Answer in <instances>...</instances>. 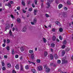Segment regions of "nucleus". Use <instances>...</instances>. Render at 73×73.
<instances>
[{
	"label": "nucleus",
	"instance_id": "nucleus-50",
	"mask_svg": "<svg viewBox=\"0 0 73 73\" xmlns=\"http://www.w3.org/2000/svg\"><path fill=\"white\" fill-rule=\"evenodd\" d=\"M55 31L56 29H55L54 28H53L52 29V32H55Z\"/></svg>",
	"mask_w": 73,
	"mask_h": 73
},
{
	"label": "nucleus",
	"instance_id": "nucleus-55",
	"mask_svg": "<svg viewBox=\"0 0 73 73\" xmlns=\"http://www.w3.org/2000/svg\"><path fill=\"white\" fill-rule=\"evenodd\" d=\"M9 7H11V5L10 3L8 4V6Z\"/></svg>",
	"mask_w": 73,
	"mask_h": 73
},
{
	"label": "nucleus",
	"instance_id": "nucleus-44",
	"mask_svg": "<svg viewBox=\"0 0 73 73\" xmlns=\"http://www.w3.org/2000/svg\"><path fill=\"white\" fill-rule=\"evenodd\" d=\"M22 11L24 13H26V12H27V11L25 10L24 9H23Z\"/></svg>",
	"mask_w": 73,
	"mask_h": 73
},
{
	"label": "nucleus",
	"instance_id": "nucleus-14",
	"mask_svg": "<svg viewBox=\"0 0 73 73\" xmlns=\"http://www.w3.org/2000/svg\"><path fill=\"white\" fill-rule=\"evenodd\" d=\"M17 21L19 23H21V19L20 18H17Z\"/></svg>",
	"mask_w": 73,
	"mask_h": 73
},
{
	"label": "nucleus",
	"instance_id": "nucleus-34",
	"mask_svg": "<svg viewBox=\"0 0 73 73\" xmlns=\"http://www.w3.org/2000/svg\"><path fill=\"white\" fill-rule=\"evenodd\" d=\"M1 63L2 64V66H4L5 65V64H4V63L3 61H2L1 62Z\"/></svg>",
	"mask_w": 73,
	"mask_h": 73
},
{
	"label": "nucleus",
	"instance_id": "nucleus-58",
	"mask_svg": "<svg viewBox=\"0 0 73 73\" xmlns=\"http://www.w3.org/2000/svg\"><path fill=\"white\" fill-rule=\"evenodd\" d=\"M32 6L33 8H35V5H34V4H32Z\"/></svg>",
	"mask_w": 73,
	"mask_h": 73
},
{
	"label": "nucleus",
	"instance_id": "nucleus-29",
	"mask_svg": "<svg viewBox=\"0 0 73 73\" xmlns=\"http://www.w3.org/2000/svg\"><path fill=\"white\" fill-rule=\"evenodd\" d=\"M34 15H36V14L37 13V11L35 10L34 11Z\"/></svg>",
	"mask_w": 73,
	"mask_h": 73
},
{
	"label": "nucleus",
	"instance_id": "nucleus-1",
	"mask_svg": "<svg viewBox=\"0 0 73 73\" xmlns=\"http://www.w3.org/2000/svg\"><path fill=\"white\" fill-rule=\"evenodd\" d=\"M68 63V60H66V57H64L62 58V64H67Z\"/></svg>",
	"mask_w": 73,
	"mask_h": 73
},
{
	"label": "nucleus",
	"instance_id": "nucleus-49",
	"mask_svg": "<svg viewBox=\"0 0 73 73\" xmlns=\"http://www.w3.org/2000/svg\"><path fill=\"white\" fill-rule=\"evenodd\" d=\"M6 46V44H5L4 43L2 45V46L3 47H5Z\"/></svg>",
	"mask_w": 73,
	"mask_h": 73
},
{
	"label": "nucleus",
	"instance_id": "nucleus-60",
	"mask_svg": "<svg viewBox=\"0 0 73 73\" xmlns=\"http://www.w3.org/2000/svg\"><path fill=\"white\" fill-rule=\"evenodd\" d=\"M13 73H16L15 70H13Z\"/></svg>",
	"mask_w": 73,
	"mask_h": 73
},
{
	"label": "nucleus",
	"instance_id": "nucleus-5",
	"mask_svg": "<svg viewBox=\"0 0 73 73\" xmlns=\"http://www.w3.org/2000/svg\"><path fill=\"white\" fill-rule=\"evenodd\" d=\"M10 27V25L9 24H8L7 25V26L6 27H5L6 31H7V29H9Z\"/></svg>",
	"mask_w": 73,
	"mask_h": 73
},
{
	"label": "nucleus",
	"instance_id": "nucleus-35",
	"mask_svg": "<svg viewBox=\"0 0 73 73\" xmlns=\"http://www.w3.org/2000/svg\"><path fill=\"white\" fill-rule=\"evenodd\" d=\"M40 61H41V60H40V59H37L36 60V62L38 63H40Z\"/></svg>",
	"mask_w": 73,
	"mask_h": 73
},
{
	"label": "nucleus",
	"instance_id": "nucleus-31",
	"mask_svg": "<svg viewBox=\"0 0 73 73\" xmlns=\"http://www.w3.org/2000/svg\"><path fill=\"white\" fill-rule=\"evenodd\" d=\"M67 5H70V2L69 1H68L67 2Z\"/></svg>",
	"mask_w": 73,
	"mask_h": 73
},
{
	"label": "nucleus",
	"instance_id": "nucleus-38",
	"mask_svg": "<svg viewBox=\"0 0 73 73\" xmlns=\"http://www.w3.org/2000/svg\"><path fill=\"white\" fill-rule=\"evenodd\" d=\"M62 55L65 54V51H62Z\"/></svg>",
	"mask_w": 73,
	"mask_h": 73
},
{
	"label": "nucleus",
	"instance_id": "nucleus-47",
	"mask_svg": "<svg viewBox=\"0 0 73 73\" xmlns=\"http://www.w3.org/2000/svg\"><path fill=\"white\" fill-rule=\"evenodd\" d=\"M15 57L16 58H18L19 57V55H16L15 56Z\"/></svg>",
	"mask_w": 73,
	"mask_h": 73
},
{
	"label": "nucleus",
	"instance_id": "nucleus-27",
	"mask_svg": "<svg viewBox=\"0 0 73 73\" xmlns=\"http://www.w3.org/2000/svg\"><path fill=\"white\" fill-rule=\"evenodd\" d=\"M29 68V65H27L25 66V69H28Z\"/></svg>",
	"mask_w": 73,
	"mask_h": 73
},
{
	"label": "nucleus",
	"instance_id": "nucleus-15",
	"mask_svg": "<svg viewBox=\"0 0 73 73\" xmlns=\"http://www.w3.org/2000/svg\"><path fill=\"white\" fill-rule=\"evenodd\" d=\"M15 67L17 69H19V65L16 64Z\"/></svg>",
	"mask_w": 73,
	"mask_h": 73
},
{
	"label": "nucleus",
	"instance_id": "nucleus-4",
	"mask_svg": "<svg viewBox=\"0 0 73 73\" xmlns=\"http://www.w3.org/2000/svg\"><path fill=\"white\" fill-rule=\"evenodd\" d=\"M38 70H42V67L41 66H40L38 67Z\"/></svg>",
	"mask_w": 73,
	"mask_h": 73
},
{
	"label": "nucleus",
	"instance_id": "nucleus-10",
	"mask_svg": "<svg viewBox=\"0 0 73 73\" xmlns=\"http://www.w3.org/2000/svg\"><path fill=\"white\" fill-rule=\"evenodd\" d=\"M20 49L21 52H24V48L23 46H22L20 47Z\"/></svg>",
	"mask_w": 73,
	"mask_h": 73
},
{
	"label": "nucleus",
	"instance_id": "nucleus-43",
	"mask_svg": "<svg viewBox=\"0 0 73 73\" xmlns=\"http://www.w3.org/2000/svg\"><path fill=\"white\" fill-rule=\"evenodd\" d=\"M7 43H8V44H9V42H10V40H9V39H8L7 40Z\"/></svg>",
	"mask_w": 73,
	"mask_h": 73
},
{
	"label": "nucleus",
	"instance_id": "nucleus-3",
	"mask_svg": "<svg viewBox=\"0 0 73 73\" xmlns=\"http://www.w3.org/2000/svg\"><path fill=\"white\" fill-rule=\"evenodd\" d=\"M62 17H67V15H66V13L65 12H63L62 14Z\"/></svg>",
	"mask_w": 73,
	"mask_h": 73
},
{
	"label": "nucleus",
	"instance_id": "nucleus-63",
	"mask_svg": "<svg viewBox=\"0 0 73 73\" xmlns=\"http://www.w3.org/2000/svg\"><path fill=\"white\" fill-rule=\"evenodd\" d=\"M50 50L51 52H53V50L52 48H51Z\"/></svg>",
	"mask_w": 73,
	"mask_h": 73
},
{
	"label": "nucleus",
	"instance_id": "nucleus-21",
	"mask_svg": "<svg viewBox=\"0 0 73 73\" xmlns=\"http://www.w3.org/2000/svg\"><path fill=\"white\" fill-rule=\"evenodd\" d=\"M7 66L8 68H11V65L10 63H9L7 64Z\"/></svg>",
	"mask_w": 73,
	"mask_h": 73
},
{
	"label": "nucleus",
	"instance_id": "nucleus-13",
	"mask_svg": "<svg viewBox=\"0 0 73 73\" xmlns=\"http://www.w3.org/2000/svg\"><path fill=\"white\" fill-rule=\"evenodd\" d=\"M48 54V52L46 51H45L44 53V57H46Z\"/></svg>",
	"mask_w": 73,
	"mask_h": 73
},
{
	"label": "nucleus",
	"instance_id": "nucleus-2",
	"mask_svg": "<svg viewBox=\"0 0 73 73\" xmlns=\"http://www.w3.org/2000/svg\"><path fill=\"white\" fill-rule=\"evenodd\" d=\"M54 0H49V1L47 2L46 4L48 6L46 7V8H50V4L51 3L53 2Z\"/></svg>",
	"mask_w": 73,
	"mask_h": 73
},
{
	"label": "nucleus",
	"instance_id": "nucleus-61",
	"mask_svg": "<svg viewBox=\"0 0 73 73\" xmlns=\"http://www.w3.org/2000/svg\"><path fill=\"white\" fill-rule=\"evenodd\" d=\"M43 5H44V4L43 3H42L41 4V8H43Z\"/></svg>",
	"mask_w": 73,
	"mask_h": 73
},
{
	"label": "nucleus",
	"instance_id": "nucleus-17",
	"mask_svg": "<svg viewBox=\"0 0 73 73\" xmlns=\"http://www.w3.org/2000/svg\"><path fill=\"white\" fill-rule=\"evenodd\" d=\"M51 47H52V48H54V46H55V44L53 43H52L51 44Z\"/></svg>",
	"mask_w": 73,
	"mask_h": 73
},
{
	"label": "nucleus",
	"instance_id": "nucleus-7",
	"mask_svg": "<svg viewBox=\"0 0 73 73\" xmlns=\"http://www.w3.org/2000/svg\"><path fill=\"white\" fill-rule=\"evenodd\" d=\"M50 70V69L49 68H47L46 69V72H47V73L49 72Z\"/></svg>",
	"mask_w": 73,
	"mask_h": 73
},
{
	"label": "nucleus",
	"instance_id": "nucleus-52",
	"mask_svg": "<svg viewBox=\"0 0 73 73\" xmlns=\"http://www.w3.org/2000/svg\"><path fill=\"white\" fill-rule=\"evenodd\" d=\"M44 68H46V69L48 68V66L46 65H44Z\"/></svg>",
	"mask_w": 73,
	"mask_h": 73
},
{
	"label": "nucleus",
	"instance_id": "nucleus-53",
	"mask_svg": "<svg viewBox=\"0 0 73 73\" xmlns=\"http://www.w3.org/2000/svg\"><path fill=\"white\" fill-rule=\"evenodd\" d=\"M7 57H8V56L7 55L4 56V58H7Z\"/></svg>",
	"mask_w": 73,
	"mask_h": 73
},
{
	"label": "nucleus",
	"instance_id": "nucleus-48",
	"mask_svg": "<svg viewBox=\"0 0 73 73\" xmlns=\"http://www.w3.org/2000/svg\"><path fill=\"white\" fill-rule=\"evenodd\" d=\"M35 2V4L36 5H37V0H36L35 1H34Z\"/></svg>",
	"mask_w": 73,
	"mask_h": 73
},
{
	"label": "nucleus",
	"instance_id": "nucleus-37",
	"mask_svg": "<svg viewBox=\"0 0 73 73\" xmlns=\"http://www.w3.org/2000/svg\"><path fill=\"white\" fill-rule=\"evenodd\" d=\"M29 52L30 54H32V53H33V50H30L29 51Z\"/></svg>",
	"mask_w": 73,
	"mask_h": 73
},
{
	"label": "nucleus",
	"instance_id": "nucleus-20",
	"mask_svg": "<svg viewBox=\"0 0 73 73\" xmlns=\"http://www.w3.org/2000/svg\"><path fill=\"white\" fill-rule=\"evenodd\" d=\"M59 31L60 32H62L63 31V29L61 27H60L59 29Z\"/></svg>",
	"mask_w": 73,
	"mask_h": 73
},
{
	"label": "nucleus",
	"instance_id": "nucleus-6",
	"mask_svg": "<svg viewBox=\"0 0 73 73\" xmlns=\"http://www.w3.org/2000/svg\"><path fill=\"white\" fill-rule=\"evenodd\" d=\"M22 32H26V31H27V28H26V27H25L23 29H22Z\"/></svg>",
	"mask_w": 73,
	"mask_h": 73
},
{
	"label": "nucleus",
	"instance_id": "nucleus-56",
	"mask_svg": "<svg viewBox=\"0 0 73 73\" xmlns=\"http://www.w3.org/2000/svg\"><path fill=\"white\" fill-rule=\"evenodd\" d=\"M17 10H18V11H19L20 10V7H17Z\"/></svg>",
	"mask_w": 73,
	"mask_h": 73
},
{
	"label": "nucleus",
	"instance_id": "nucleus-32",
	"mask_svg": "<svg viewBox=\"0 0 73 73\" xmlns=\"http://www.w3.org/2000/svg\"><path fill=\"white\" fill-rule=\"evenodd\" d=\"M28 61L30 64H33V65H35V63L33 62H31L29 60H28Z\"/></svg>",
	"mask_w": 73,
	"mask_h": 73
},
{
	"label": "nucleus",
	"instance_id": "nucleus-64",
	"mask_svg": "<svg viewBox=\"0 0 73 73\" xmlns=\"http://www.w3.org/2000/svg\"><path fill=\"white\" fill-rule=\"evenodd\" d=\"M10 3H11V4L13 3V1H11Z\"/></svg>",
	"mask_w": 73,
	"mask_h": 73
},
{
	"label": "nucleus",
	"instance_id": "nucleus-40",
	"mask_svg": "<svg viewBox=\"0 0 73 73\" xmlns=\"http://www.w3.org/2000/svg\"><path fill=\"white\" fill-rule=\"evenodd\" d=\"M32 11V8H29V11H30V12L31 11Z\"/></svg>",
	"mask_w": 73,
	"mask_h": 73
},
{
	"label": "nucleus",
	"instance_id": "nucleus-39",
	"mask_svg": "<svg viewBox=\"0 0 73 73\" xmlns=\"http://www.w3.org/2000/svg\"><path fill=\"white\" fill-rule=\"evenodd\" d=\"M70 50V48H67V49L66 50V51H67V52H68V51H69Z\"/></svg>",
	"mask_w": 73,
	"mask_h": 73
},
{
	"label": "nucleus",
	"instance_id": "nucleus-19",
	"mask_svg": "<svg viewBox=\"0 0 73 73\" xmlns=\"http://www.w3.org/2000/svg\"><path fill=\"white\" fill-rule=\"evenodd\" d=\"M33 22L35 24H36V23H37V19L35 18L34 19Z\"/></svg>",
	"mask_w": 73,
	"mask_h": 73
},
{
	"label": "nucleus",
	"instance_id": "nucleus-41",
	"mask_svg": "<svg viewBox=\"0 0 73 73\" xmlns=\"http://www.w3.org/2000/svg\"><path fill=\"white\" fill-rule=\"evenodd\" d=\"M65 48V45H63V46H62V49H64Z\"/></svg>",
	"mask_w": 73,
	"mask_h": 73
},
{
	"label": "nucleus",
	"instance_id": "nucleus-36",
	"mask_svg": "<svg viewBox=\"0 0 73 73\" xmlns=\"http://www.w3.org/2000/svg\"><path fill=\"white\" fill-rule=\"evenodd\" d=\"M6 49L7 50L9 51L10 49V48H9V46H7L6 47Z\"/></svg>",
	"mask_w": 73,
	"mask_h": 73
},
{
	"label": "nucleus",
	"instance_id": "nucleus-42",
	"mask_svg": "<svg viewBox=\"0 0 73 73\" xmlns=\"http://www.w3.org/2000/svg\"><path fill=\"white\" fill-rule=\"evenodd\" d=\"M5 69H6V68H5V67H3L2 68L3 70H5Z\"/></svg>",
	"mask_w": 73,
	"mask_h": 73
},
{
	"label": "nucleus",
	"instance_id": "nucleus-12",
	"mask_svg": "<svg viewBox=\"0 0 73 73\" xmlns=\"http://www.w3.org/2000/svg\"><path fill=\"white\" fill-rule=\"evenodd\" d=\"M31 58L32 59H33V58H34L35 57V55L34 54H32L31 55Z\"/></svg>",
	"mask_w": 73,
	"mask_h": 73
},
{
	"label": "nucleus",
	"instance_id": "nucleus-45",
	"mask_svg": "<svg viewBox=\"0 0 73 73\" xmlns=\"http://www.w3.org/2000/svg\"><path fill=\"white\" fill-rule=\"evenodd\" d=\"M45 15L46 17H49V16L47 14H46Z\"/></svg>",
	"mask_w": 73,
	"mask_h": 73
},
{
	"label": "nucleus",
	"instance_id": "nucleus-46",
	"mask_svg": "<svg viewBox=\"0 0 73 73\" xmlns=\"http://www.w3.org/2000/svg\"><path fill=\"white\" fill-rule=\"evenodd\" d=\"M59 39L60 40H62V36H59Z\"/></svg>",
	"mask_w": 73,
	"mask_h": 73
},
{
	"label": "nucleus",
	"instance_id": "nucleus-28",
	"mask_svg": "<svg viewBox=\"0 0 73 73\" xmlns=\"http://www.w3.org/2000/svg\"><path fill=\"white\" fill-rule=\"evenodd\" d=\"M67 42L66 40H64V42H63V44L64 45H65V44H66V43Z\"/></svg>",
	"mask_w": 73,
	"mask_h": 73
},
{
	"label": "nucleus",
	"instance_id": "nucleus-24",
	"mask_svg": "<svg viewBox=\"0 0 73 73\" xmlns=\"http://www.w3.org/2000/svg\"><path fill=\"white\" fill-rule=\"evenodd\" d=\"M11 52H12V54H15V50H14V49H13L12 50Z\"/></svg>",
	"mask_w": 73,
	"mask_h": 73
},
{
	"label": "nucleus",
	"instance_id": "nucleus-33",
	"mask_svg": "<svg viewBox=\"0 0 73 73\" xmlns=\"http://www.w3.org/2000/svg\"><path fill=\"white\" fill-rule=\"evenodd\" d=\"M57 62L58 64H61V60H58L57 61Z\"/></svg>",
	"mask_w": 73,
	"mask_h": 73
},
{
	"label": "nucleus",
	"instance_id": "nucleus-16",
	"mask_svg": "<svg viewBox=\"0 0 73 73\" xmlns=\"http://www.w3.org/2000/svg\"><path fill=\"white\" fill-rule=\"evenodd\" d=\"M50 58L51 60H53V55L52 54H50Z\"/></svg>",
	"mask_w": 73,
	"mask_h": 73
},
{
	"label": "nucleus",
	"instance_id": "nucleus-54",
	"mask_svg": "<svg viewBox=\"0 0 73 73\" xmlns=\"http://www.w3.org/2000/svg\"><path fill=\"white\" fill-rule=\"evenodd\" d=\"M11 17L12 18V19H14V17L13 16V15H11Z\"/></svg>",
	"mask_w": 73,
	"mask_h": 73
},
{
	"label": "nucleus",
	"instance_id": "nucleus-59",
	"mask_svg": "<svg viewBox=\"0 0 73 73\" xmlns=\"http://www.w3.org/2000/svg\"><path fill=\"white\" fill-rule=\"evenodd\" d=\"M31 24H32V25H34L35 24V23H34V22H31Z\"/></svg>",
	"mask_w": 73,
	"mask_h": 73
},
{
	"label": "nucleus",
	"instance_id": "nucleus-26",
	"mask_svg": "<svg viewBox=\"0 0 73 73\" xmlns=\"http://www.w3.org/2000/svg\"><path fill=\"white\" fill-rule=\"evenodd\" d=\"M54 57L56 58V59H57V58H58V56L57 55V54H54Z\"/></svg>",
	"mask_w": 73,
	"mask_h": 73
},
{
	"label": "nucleus",
	"instance_id": "nucleus-11",
	"mask_svg": "<svg viewBox=\"0 0 73 73\" xmlns=\"http://www.w3.org/2000/svg\"><path fill=\"white\" fill-rule=\"evenodd\" d=\"M21 71H24V69H23V65H21Z\"/></svg>",
	"mask_w": 73,
	"mask_h": 73
},
{
	"label": "nucleus",
	"instance_id": "nucleus-62",
	"mask_svg": "<svg viewBox=\"0 0 73 73\" xmlns=\"http://www.w3.org/2000/svg\"><path fill=\"white\" fill-rule=\"evenodd\" d=\"M3 42H4V44H5L6 42V40H5V39L4 40H3Z\"/></svg>",
	"mask_w": 73,
	"mask_h": 73
},
{
	"label": "nucleus",
	"instance_id": "nucleus-18",
	"mask_svg": "<svg viewBox=\"0 0 73 73\" xmlns=\"http://www.w3.org/2000/svg\"><path fill=\"white\" fill-rule=\"evenodd\" d=\"M56 37L54 35H53L52 36V40L53 41H55L56 40Z\"/></svg>",
	"mask_w": 73,
	"mask_h": 73
},
{
	"label": "nucleus",
	"instance_id": "nucleus-9",
	"mask_svg": "<svg viewBox=\"0 0 73 73\" xmlns=\"http://www.w3.org/2000/svg\"><path fill=\"white\" fill-rule=\"evenodd\" d=\"M62 7H63V5L62 4H60L58 5V8L59 9H60L61 8H62Z\"/></svg>",
	"mask_w": 73,
	"mask_h": 73
},
{
	"label": "nucleus",
	"instance_id": "nucleus-8",
	"mask_svg": "<svg viewBox=\"0 0 73 73\" xmlns=\"http://www.w3.org/2000/svg\"><path fill=\"white\" fill-rule=\"evenodd\" d=\"M9 34L10 36H13V35H12V32L11 31V30H10L9 31Z\"/></svg>",
	"mask_w": 73,
	"mask_h": 73
},
{
	"label": "nucleus",
	"instance_id": "nucleus-57",
	"mask_svg": "<svg viewBox=\"0 0 73 73\" xmlns=\"http://www.w3.org/2000/svg\"><path fill=\"white\" fill-rule=\"evenodd\" d=\"M13 27V23H12V24H11V28H12V27Z\"/></svg>",
	"mask_w": 73,
	"mask_h": 73
},
{
	"label": "nucleus",
	"instance_id": "nucleus-25",
	"mask_svg": "<svg viewBox=\"0 0 73 73\" xmlns=\"http://www.w3.org/2000/svg\"><path fill=\"white\" fill-rule=\"evenodd\" d=\"M43 41L44 42V43H46V41H47V40H46V39H45V38H43Z\"/></svg>",
	"mask_w": 73,
	"mask_h": 73
},
{
	"label": "nucleus",
	"instance_id": "nucleus-51",
	"mask_svg": "<svg viewBox=\"0 0 73 73\" xmlns=\"http://www.w3.org/2000/svg\"><path fill=\"white\" fill-rule=\"evenodd\" d=\"M64 10H66V11H67V10L68 9V8H67L66 7H64Z\"/></svg>",
	"mask_w": 73,
	"mask_h": 73
},
{
	"label": "nucleus",
	"instance_id": "nucleus-22",
	"mask_svg": "<svg viewBox=\"0 0 73 73\" xmlns=\"http://www.w3.org/2000/svg\"><path fill=\"white\" fill-rule=\"evenodd\" d=\"M31 71L33 72V73H36V70L34 69H31Z\"/></svg>",
	"mask_w": 73,
	"mask_h": 73
},
{
	"label": "nucleus",
	"instance_id": "nucleus-23",
	"mask_svg": "<svg viewBox=\"0 0 73 73\" xmlns=\"http://www.w3.org/2000/svg\"><path fill=\"white\" fill-rule=\"evenodd\" d=\"M56 24L58 25H60V23L58 21H56L55 22Z\"/></svg>",
	"mask_w": 73,
	"mask_h": 73
},
{
	"label": "nucleus",
	"instance_id": "nucleus-30",
	"mask_svg": "<svg viewBox=\"0 0 73 73\" xmlns=\"http://www.w3.org/2000/svg\"><path fill=\"white\" fill-rule=\"evenodd\" d=\"M22 4L23 6H25V2L23 1H22Z\"/></svg>",
	"mask_w": 73,
	"mask_h": 73
}]
</instances>
